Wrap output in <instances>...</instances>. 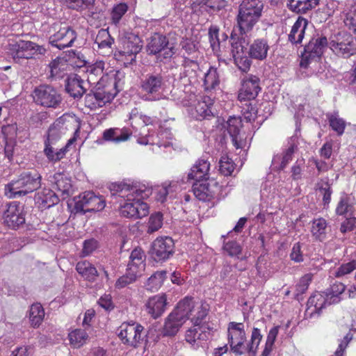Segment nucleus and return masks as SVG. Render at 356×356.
I'll use <instances>...</instances> for the list:
<instances>
[{
  "label": "nucleus",
  "mask_w": 356,
  "mask_h": 356,
  "mask_svg": "<svg viewBox=\"0 0 356 356\" xmlns=\"http://www.w3.org/2000/svg\"><path fill=\"white\" fill-rule=\"evenodd\" d=\"M261 339L262 335L260 330L254 327L252 331L250 341L245 347L244 343L246 341V334L243 324L236 322H230L228 324V343L231 351L236 355H241L246 350L252 354V356H255Z\"/></svg>",
  "instance_id": "1"
},
{
  "label": "nucleus",
  "mask_w": 356,
  "mask_h": 356,
  "mask_svg": "<svg viewBox=\"0 0 356 356\" xmlns=\"http://www.w3.org/2000/svg\"><path fill=\"white\" fill-rule=\"evenodd\" d=\"M264 3L260 0H242L238 6L236 24L233 31L238 29V35L245 37L252 31L262 15Z\"/></svg>",
  "instance_id": "2"
},
{
  "label": "nucleus",
  "mask_w": 356,
  "mask_h": 356,
  "mask_svg": "<svg viewBox=\"0 0 356 356\" xmlns=\"http://www.w3.org/2000/svg\"><path fill=\"white\" fill-rule=\"evenodd\" d=\"M42 177L35 170L23 172L17 180L5 186V195L9 198H16L32 193L41 186Z\"/></svg>",
  "instance_id": "3"
},
{
  "label": "nucleus",
  "mask_w": 356,
  "mask_h": 356,
  "mask_svg": "<svg viewBox=\"0 0 356 356\" xmlns=\"http://www.w3.org/2000/svg\"><path fill=\"white\" fill-rule=\"evenodd\" d=\"M49 44L58 49L72 47L77 38L75 30L65 22H61L52 24L49 27Z\"/></svg>",
  "instance_id": "4"
},
{
  "label": "nucleus",
  "mask_w": 356,
  "mask_h": 356,
  "mask_svg": "<svg viewBox=\"0 0 356 356\" xmlns=\"http://www.w3.org/2000/svg\"><path fill=\"white\" fill-rule=\"evenodd\" d=\"M165 73L162 71H155L145 75L140 83V89L144 92L143 99L146 101L159 99V95L165 88Z\"/></svg>",
  "instance_id": "5"
},
{
  "label": "nucleus",
  "mask_w": 356,
  "mask_h": 356,
  "mask_svg": "<svg viewBox=\"0 0 356 356\" xmlns=\"http://www.w3.org/2000/svg\"><path fill=\"white\" fill-rule=\"evenodd\" d=\"M35 103L46 108H57L62 102L61 95L52 86L42 84L33 91Z\"/></svg>",
  "instance_id": "6"
},
{
  "label": "nucleus",
  "mask_w": 356,
  "mask_h": 356,
  "mask_svg": "<svg viewBox=\"0 0 356 356\" xmlns=\"http://www.w3.org/2000/svg\"><path fill=\"white\" fill-rule=\"evenodd\" d=\"M231 52L234 63L242 72H248L251 66L252 60L247 56L246 46L248 44L245 37L238 35L237 33L232 31L231 34Z\"/></svg>",
  "instance_id": "7"
},
{
  "label": "nucleus",
  "mask_w": 356,
  "mask_h": 356,
  "mask_svg": "<svg viewBox=\"0 0 356 356\" xmlns=\"http://www.w3.org/2000/svg\"><path fill=\"white\" fill-rule=\"evenodd\" d=\"M147 51L149 54H159L158 58H171L177 51L176 43L170 41L165 35L155 33L149 39Z\"/></svg>",
  "instance_id": "8"
},
{
  "label": "nucleus",
  "mask_w": 356,
  "mask_h": 356,
  "mask_svg": "<svg viewBox=\"0 0 356 356\" xmlns=\"http://www.w3.org/2000/svg\"><path fill=\"white\" fill-rule=\"evenodd\" d=\"M330 48L337 56L349 58L356 53V39L345 31L331 38Z\"/></svg>",
  "instance_id": "9"
},
{
  "label": "nucleus",
  "mask_w": 356,
  "mask_h": 356,
  "mask_svg": "<svg viewBox=\"0 0 356 356\" xmlns=\"http://www.w3.org/2000/svg\"><path fill=\"white\" fill-rule=\"evenodd\" d=\"M10 51L15 62L20 63L23 59H32L38 54L44 55L46 49L33 42L19 40L12 44Z\"/></svg>",
  "instance_id": "10"
},
{
  "label": "nucleus",
  "mask_w": 356,
  "mask_h": 356,
  "mask_svg": "<svg viewBox=\"0 0 356 356\" xmlns=\"http://www.w3.org/2000/svg\"><path fill=\"white\" fill-rule=\"evenodd\" d=\"M143 331L144 327L138 323H123L118 328V335L123 343L136 348L143 339Z\"/></svg>",
  "instance_id": "11"
},
{
  "label": "nucleus",
  "mask_w": 356,
  "mask_h": 356,
  "mask_svg": "<svg viewBox=\"0 0 356 356\" xmlns=\"http://www.w3.org/2000/svg\"><path fill=\"white\" fill-rule=\"evenodd\" d=\"M327 44L326 37L312 38L301 53L300 66L306 68L310 60L321 58Z\"/></svg>",
  "instance_id": "12"
},
{
  "label": "nucleus",
  "mask_w": 356,
  "mask_h": 356,
  "mask_svg": "<svg viewBox=\"0 0 356 356\" xmlns=\"http://www.w3.org/2000/svg\"><path fill=\"white\" fill-rule=\"evenodd\" d=\"M119 53L122 56H130L131 61L135 60L136 55L142 49L143 42L138 35L124 31L120 38Z\"/></svg>",
  "instance_id": "13"
},
{
  "label": "nucleus",
  "mask_w": 356,
  "mask_h": 356,
  "mask_svg": "<svg viewBox=\"0 0 356 356\" xmlns=\"http://www.w3.org/2000/svg\"><path fill=\"white\" fill-rule=\"evenodd\" d=\"M174 248L175 244L172 238H157L152 245V257L156 261H165L172 255Z\"/></svg>",
  "instance_id": "14"
},
{
  "label": "nucleus",
  "mask_w": 356,
  "mask_h": 356,
  "mask_svg": "<svg viewBox=\"0 0 356 356\" xmlns=\"http://www.w3.org/2000/svg\"><path fill=\"white\" fill-rule=\"evenodd\" d=\"M109 189L113 196L126 197L127 202L135 201L138 197L144 198L147 195H144V191L124 182L112 183L109 185Z\"/></svg>",
  "instance_id": "15"
},
{
  "label": "nucleus",
  "mask_w": 356,
  "mask_h": 356,
  "mask_svg": "<svg viewBox=\"0 0 356 356\" xmlns=\"http://www.w3.org/2000/svg\"><path fill=\"white\" fill-rule=\"evenodd\" d=\"M218 191V183L213 179H200L193 184L194 195L200 200L209 201Z\"/></svg>",
  "instance_id": "16"
},
{
  "label": "nucleus",
  "mask_w": 356,
  "mask_h": 356,
  "mask_svg": "<svg viewBox=\"0 0 356 356\" xmlns=\"http://www.w3.org/2000/svg\"><path fill=\"white\" fill-rule=\"evenodd\" d=\"M259 79L253 75L246 76L243 81L238 98L241 102L254 99L261 90Z\"/></svg>",
  "instance_id": "17"
},
{
  "label": "nucleus",
  "mask_w": 356,
  "mask_h": 356,
  "mask_svg": "<svg viewBox=\"0 0 356 356\" xmlns=\"http://www.w3.org/2000/svg\"><path fill=\"white\" fill-rule=\"evenodd\" d=\"M141 197L136 198L135 201L126 202L120 209L121 216L126 218H141L148 213L147 204L140 201Z\"/></svg>",
  "instance_id": "18"
},
{
  "label": "nucleus",
  "mask_w": 356,
  "mask_h": 356,
  "mask_svg": "<svg viewBox=\"0 0 356 356\" xmlns=\"http://www.w3.org/2000/svg\"><path fill=\"white\" fill-rule=\"evenodd\" d=\"M95 91L101 94L106 103L111 102L118 94L117 82L110 77H104L102 81L93 86Z\"/></svg>",
  "instance_id": "19"
},
{
  "label": "nucleus",
  "mask_w": 356,
  "mask_h": 356,
  "mask_svg": "<svg viewBox=\"0 0 356 356\" xmlns=\"http://www.w3.org/2000/svg\"><path fill=\"white\" fill-rule=\"evenodd\" d=\"M4 223L12 229H16L25 222V218L19 207L15 204H10L3 213Z\"/></svg>",
  "instance_id": "20"
},
{
  "label": "nucleus",
  "mask_w": 356,
  "mask_h": 356,
  "mask_svg": "<svg viewBox=\"0 0 356 356\" xmlns=\"http://www.w3.org/2000/svg\"><path fill=\"white\" fill-rule=\"evenodd\" d=\"M327 304L329 305V300L325 292L314 293L307 301L305 316L312 317L314 314H319Z\"/></svg>",
  "instance_id": "21"
},
{
  "label": "nucleus",
  "mask_w": 356,
  "mask_h": 356,
  "mask_svg": "<svg viewBox=\"0 0 356 356\" xmlns=\"http://www.w3.org/2000/svg\"><path fill=\"white\" fill-rule=\"evenodd\" d=\"M298 149L297 145L292 143L281 154H276L272 160V166L276 171L284 170L292 160L294 152Z\"/></svg>",
  "instance_id": "22"
},
{
  "label": "nucleus",
  "mask_w": 356,
  "mask_h": 356,
  "mask_svg": "<svg viewBox=\"0 0 356 356\" xmlns=\"http://www.w3.org/2000/svg\"><path fill=\"white\" fill-rule=\"evenodd\" d=\"M70 143L71 140L65 145H52L49 142H44V154L49 161H59L65 156Z\"/></svg>",
  "instance_id": "23"
},
{
  "label": "nucleus",
  "mask_w": 356,
  "mask_h": 356,
  "mask_svg": "<svg viewBox=\"0 0 356 356\" xmlns=\"http://www.w3.org/2000/svg\"><path fill=\"white\" fill-rule=\"evenodd\" d=\"M166 296L165 294L161 296H154L149 298L145 306L147 312L151 314L154 318L159 317L165 311L167 305Z\"/></svg>",
  "instance_id": "24"
},
{
  "label": "nucleus",
  "mask_w": 356,
  "mask_h": 356,
  "mask_svg": "<svg viewBox=\"0 0 356 356\" xmlns=\"http://www.w3.org/2000/svg\"><path fill=\"white\" fill-rule=\"evenodd\" d=\"M51 182L55 190L60 193L63 199L67 198L72 192L70 179L62 173H56L51 178Z\"/></svg>",
  "instance_id": "25"
},
{
  "label": "nucleus",
  "mask_w": 356,
  "mask_h": 356,
  "mask_svg": "<svg viewBox=\"0 0 356 356\" xmlns=\"http://www.w3.org/2000/svg\"><path fill=\"white\" fill-rule=\"evenodd\" d=\"M65 90L74 99L81 98L86 91L83 86V80L77 74L70 76L66 80Z\"/></svg>",
  "instance_id": "26"
},
{
  "label": "nucleus",
  "mask_w": 356,
  "mask_h": 356,
  "mask_svg": "<svg viewBox=\"0 0 356 356\" xmlns=\"http://www.w3.org/2000/svg\"><path fill=\"white\" fill-rule=\"evenodd\" d=\"M319 0H287V8L297 14H306L314 9Z\"/></svg>",
  "instance_id": "27"
},
{
  "label": "nucleus",
  "mask_w": 356,
  "mask_h": 356,
  "mask_svg": "<svg viewBox=\"0 0 356 356\" xmlns=\"http://www.w3.org/2000/svg\"><path fill=\"white\" fill-rule=\"evenodd\" d=\"M307 24V19L299 17L291 28L289 35V40L293 44L302 42Z\"/></svg>",
  "instance_id": "28"
},
{
  "label": "nucleus",
  "mask_w": 356,
  "mask_h": 356,
  "mask_svg": "<svg viewBox=\"0 0 356 356\" xmlns=\"http://www.w3.org/2000/svg\"><path fill=\"white\" fill-rule=\"evenodd\" d=\"M227 131L232 137V143L236 149L242 148L243 141L238 138L240 129L242 127L241 118L236 117H230L227 122Z\"/></svg>",
  "instance_id": "29"
},
{
  "label": "nucleus",
  "mask_w": 356,
  "mask_h": 356,
  "mask_svg": "<svg viewBox=\"0 0 356 356\" xmlns=\"http://www.w3.org/2000/svg\"><path fill=\"white\" fill-rule=\"evenodd\" d=\"M175 314V313L171 312L165 318L164 325L162 329L163 336H175L184 323V322Z\"/></svg>",
  "instance_id": "30"
},
{
  "label": "nucleus",
  "mask_w": 356,
  "mask_h": 356,
  "mask_svg": "<svg viewBox=\"0 0 356 356\" xmlns=\"http://www.w3.org/2000/svg\"><path fill=\"white\" fill-rule=\"evenodd\" d=\"M131 132L127 128H111L103 132V139L106 141H113L115 143L127 140Z\"/></svg>",
  "instance_id": "31"
},
{
  "label": "nucleus",
  "mask_w": 356,
  "mask_h": 356,
  "mask_svg": "<svg viewBox=\"0 0 356 356\" xmlns=\"http://www.w3.org/2000/svg\"><path fill=\"white\" fill-rule=\"evenodd\" d=\"M195 305L193 298L186 297L178 302L172 312L175 313V315L185 323L192 314Z\"/></svg>",
  "instance_id": "32"
},
{
  "label": "nucleus",
  "mask_w": 356,
  "mask_h": 356,
  "mask_svg": "<svg viewBox=\"0 0 356 356\" xmlns=\"http://www.w3.org/2000/svg\"><path fill=\"white\" fill-rule=\"evenodd\" d=\"M36 202L43 208H50L59 202L58 195L49 188H44L35 195Z\"/></svg>",
  "instance_id": "33"
},
{
  "label": "nucleus",
  "mask_w": 356,
  "mask_h": 356,
  "mask_svg": "<svg viewBox=\"0 0 356 356\" xmlns=\"http://www.w3.org/2000/svg\"><path fill=\"white\" fill-rule=\"evenodd\" d=\"M104 64L101 61L87 67V81L91 86L97 85L104 77H108L104 74Z\"/></svg>",
  "instance_id": "34"
},
{
  "label": "nucleus",
  "mask_w": 356,
  "mask_h": 356,
  "mask_svg": "<svg viewBox=\"0 0 356 356\" xmlns=\"http://www.w3.org/2000/svg\"><path fill=\"white\" fill-rule=\"evenodd\" d=\"M210 163L207 160L200 159L192 167L191 172L188 175L189 179H195L200 181V179H207L208 172L209 170Z\"/></svg>",
  "instance_id": "35"
},
{
  "label": "nucleus",
  "mask_w": 356,
  "mask_h": 356,
  "mask_svg": "<svg viewBox=\"0 0 356 356\" xmlns=\"http://www.w3.org/2000/svg\"><path fill=\"white\" fill-rule=\"evenodd\" d=\"M145 254L140 248H136L131 252L128 267L135 268L138 273L143 274L145 269Z\"/></svg>",
  "instance_id": "36"
},
{
  "label": "nucleus",
  "mask_w": 356,
  "mask_h": 356,
  "mask_svg": "<svg viewBox=\"0 0 356 356\" xmlns=\"http://www.w3.org/2000/svg\"><path fill=\"white\" fill-rule=\"evenodd\" d=\"M268 49L266 40L257 39L250 45L248 53L251 58L262 60L266 58Z\"/></svg>",
  "instance_id": "37"
},
{
  "label": "nucleus",
  "mask_w": 356,
  "mask_h": 356,
  "mask_svg": "<svg viewBox=\"0 0 356 356\" xmlns=\"http://www.w3.org/2000/svg\"><path fill=\"white\" fill-rule=\"evenodd\" d=\"M76 270L83 277L90 282H94L98 276L96 268L88 261L78 262Z\"/></svg>",
  "instance_id": "38"
},
{
  "label": "nucleus",
  "mask_w": 356,
  "mask_h": 356,
  "mask_svg": "<svg viewBox=\"0 0 356 356\" xmlns=\"http://www.w3.org/2000/svg\"><path fill=\"white\" fill-rule=\"evenodd\" d=\"M345 290L346 286L341 282H335L327 289L325 293L328 298L329 305L339 303L341 300V296Z\"/></svg>",
  "instance_id": "39"
},
{
  "label": "nucleus",
  "mask_w": 356,
  "mask_h": 356,
  "mask_svg": "<svg viewBox=\"0 0 356 356\" xmlns=\"http://www.w3.org/2000/svg\"><path fill=\"white\" fill-rule=\"evenodd\" d=\"M106 104V103L102 98L101 94L95 91L93 88L85 97V106L91 110H95L102 107Z\"/></svg>",
  "instance_id": "40"
},
{
  "label": "nucleus",
  "mask_w": 356,
  "mask_h": 356,
  "mask_svg": "<svg viewBox=\"0 0 356 356\" xmlns=\"http://www.w3.org/2000/svg\"><path fill=\"white\" fill-rule=\"evenodd\" d=\"M197 313L195 318H192V322L194 327H198V329L202 332H205V330L209 332L211 329L209 323L206 321V317L207 316V309L204 307L202 305L200 306Z\"/></svg>",
  "instance_id": "41"
},
{
  "label": "nucleus",
  "mask_w": 356,
  "mask_h": 356,
  "mask_svg": "<svg viewBox=\"0 0 356 356\" xmlns=\"http://www.w3.org/2000/svg\"><path fill=\"white\" fill-rule=\"evenodd\" d=\"M44 311L40 303L33 304L29 312V319L31 325L34 327H39L43 321Z\"/></svg>",
  "instance_id": "42"
},
{
  "label": "nucleus",
  "mask_w": 356,
  "mask_h": 356,
  "mask_svg": "<svg viewBox=\"0 0 356 356\" xmlns=\"http://www.w3.org/2000/svg\"><path fill=\"white\" fill-rule=\"evenodd\" d=\"M114 42V39L111 36L107 29H102L98 31L95 38V43L97 44L99 49H111Z\"/></svg>",
  "instance_id": "43"
},
{
  "label": "nucleus",
  "mask_w": 356,
  "mask_h": 356,
  "mask_svg": "<svg viewBox=\"0 0 356 356\" xmlns=\"http://www.w3.org/2000/svg\"><path fill=\"white\" fill-rule=\"evenodd\" d=\"M220 83L219 74L216 68L210 67L204 74V86L206 90L215 89Z\"/></svg>",
  "instance_id": "44"
},
{
  "label": "nucleus",
  "mask_w": 356,
  "mask_h": 356,
  "mask_svg": "<svg viewBox=\"0 0 356 356\" xmlns=\"http://www.w3.org/2000/svg\"><path fill=\"white\" fill-rule=\"evenodd\" d=\"M166 270L156 271L154 273L147 282V290L154 291H157L163 284L165 277Z\"/></svg>",
  "instance_id": "45"
},
{
  "label": "nucleus",
  "mask_w": 356,
  "mask_h": 356,
  "mask_svg": "<svg viewBox=\"0 0 356 356\" xmlns=\"http://www.w3.org/2000/svg\"><path fill=\"white\" fill-rule=\"evenodd\" d=\"M142 273H138L135 268L127 267V273L124 275L120 277L115 283V286L118 289L124 288L129 284L135 282L138 277L142 276Z\"/></svg>",
  "instance_id": "46"
},
{
  "label": "nucleus",
  "mask_w": 356,
  "mask_h": 356,
  "mask_svg": "<svg viewBox=\"0 0 356 356\" xmlns=\"http://www.w3.org/2000/svg\"><path fill=\"white\" fill-rule=\"evenodd\" d=\"M70 344L74 348L82 346L88 340V334L84 330L76 329L68 334Z\"/></svg>",
  "instance_id": "47"
},
{
  "label": "nucleus",
  "mask_w": 356,
  "mask_h": 356,
  "mask_svg": "<svg viewBox=\"0 0 356 356\" xmlns=\"http://www.w3.org/2000/svg\"><path fill=\"white\" fill-rule=\"evenodd\" d=\"M327 227L326 220L323 218H318L313 220L312 227V235L319 241L325 238V230Z\"/></svg>",
  "instance_id": "48"
},
{
  "label": "nucleus",
  "mask_w": 356,
  "mask_h": 356,
  "mask_svg": "<svg viewBox=\"0 0 356 356\" xmlns=\"http://www.w3.org/2000/svg\"><path fill=\"white\" fill-rule=\"evenodd\" d=\"M65 65V64L63 60L59 58L53 60L49 65L50 69L49 78L52 79L62 78L64 74Z\"/></svg>",
  "instance_id": "49"
},
{
  "label": "nucleus",
  "mask_w": 356,
  "mask_h": 356,
  "mask_svg": "<svg viewBox=\"0 0 356 356\" xmlns=\"http://www.w3.org/2000/svg\"><path fill=\"white\" fill-rule=\"evenodd\" d=\"M209 334V332L205 330V332H202L198 329V327L193 326L186 331V341L191 344H194L197 340H207Z\"/></svg>",
  "instance_id": "50"
},
{
  "label": "nucleus",
  "mask_w": 356,
  "mask_h": 356,
  "mask_svg": "<svg viewBox=\"0 0 356 356\" xmlns=\"http://www.w3.org/2000/svg\"><path fill=\"white\" fill-rule=\"evenodd\" d=\"M198 5L204 10L212 13L221 10L225 6V0H199Z\"/></svg>",
  "instance_id": "51"
},
{
  "label": "nucleus",
  "mask_w": 356,
  "mask_h": 356,
  "mask_svg": "<svg viewBox=\"0 0 356 356\" xmlns=\"http://www.w3.org/2000/svg\"><path fill=\"white\" fill-rule=\"evenodd\" d=\"M89 207L86 209L88 212H95L102 211L105 207V201L99 196L95 195L93 192L88 191Z\"/></svg>",
  "instance_id": "52"
},
{
  "label": "nucleus",
  "mask_w": 356,
  "mask_h": 356,
  "mask_svg": "<svg viewBox=\"0 0 356 356\" xmlns=\"http://www.w3.org/2000/svg\"><path fill=\"white\" fill-rule=\"evenodd\" d=\"M62 131L58 124H53L48 129L47 137L44 142H49L52 145H61Z\"/></svg>",
  "instance_id": "53"
},
{
  "label": "nucleus",
  "mask_w": 356,
  "mask_h": 356,
  "mask_svg": "<svg viewBox=\"0 0 356 356\" xmlns=\"http://www.w3.org/2000/svg\"><path fill=\"white\" fill-rule=\"evenodd\" d=\"M88 191L83 193L79 195L74 197V210L76 213H85L87 212L86 209H88L89 207V199L88 200L89 195H88Z\"/></svg>",
  "instance_id": "54"
},
{
  "label": "nucleus",
  "mask_w": 356,
  "mask_h": 356,
  "mask_svg": "<svg viewBox=\"0 0 356 356\" xmlns=\"http://www.w3.org/2000/svg\"><path fill=\"white\" fill-rule=\"evenodd\" d=\"M313 275L307 273L302 276L296 286L295 296L297 300H300V296L305 293L308 289L309 285L312 280Z\"/></svg>",
  "instance_id": "55"
},
{
  "label": "nucleus",
  "mask_w": 356,
  "mask_h": 356,
  "mask_svg": "<svg viewBox=\"0 0 356 356\" xmlns=\"http://www.w3.org/2000/svg\"><path fill=\"white\" fill-rule=\"evenodd\" d=\"M163 225V215L161 212H156L150 216L148 222V233L158 231Z\"/></svg>",
  "instance_id": "56"
},
{
  "label": "nucleus",
  "mask_w": 356,
  "mask_h": 356,
  "mask_svg": "<svg viewBox=\"0 0 356 356\" xmlns=\"http://www.w3.org/2000/svg\"><path fill=\"white\" fill-rule=\"evenodd\" d=\"M316 189L323 195V201L325 205L328 204L331 200L332 191L327 181L321 180L316 184Z\"/></svg>",
  "instance_id": "57"
},
{
  "label": "nucleus",
  "mask_w": 356,
  "mask_h": 356,
  "mask_svg": "<svg viewBox=\"0 0 356 356\" xmlns=\"http://www.w3.org/2000/svg\"><path fill=\"white\" fill-rule=\"evenodd\" d=\"M127 10L128 6L124 3H120L114 6L111 12L112 22L117 25Z\"/></svg>",
  "instance_id": "58"
},
{
  "label": "nucleus",
  "mask_w": 356,
  "mask_h": 356,
  "mask_svg": "<svg viewBox=\"0 0 356 356\" xmlns=\"http://www.w3.org/2000/svg\"><path fill=\"white\" fill-rule=\"evenodd\" d=\"M209 38L213 51H218L220 46L219 29L216 26H211L209 29Z\"/></svg>",
  "instance_id": "59"
},
{
  "label": "nucleus",
  "mask_w": 356,
  "mask_h": 356,
  "mask_svg": "<svg viewBox=\"0 0 356 356\" xmlns=\"http://www.w3.org/2000/svg\"><path fill=\"white\" fill-rule=\"evenodd\" d=\"M62 2L70 9L82 10L88 8L93 0H61Z\"/></svg>",
  "instance_id": "60"
},
{
  "label": "nucleus",
  "mask_w": 356,
  "mask_h": 356,
  "mask_svg": "<svg viewBox=\"0 0 356 356\" xmlns=\"http://www.w3.org/2000/svg\"><path fill=\"white\" fill-rule=\"evenodd\" d=\"M223 249L230 257H236L239 258V255L242 252V247L241 245L235 241H231L224 243Z\"/></svg>",
  "instance_id": "61"
},
{
  "label": "nucleus",
  "mask_w": 356,
  "mask_h": 356,
  "mask_svg": "<svg viewBox=\"0 0 356 356\" xmlns=\"http://www.w3.org/2000/svg\"><path fill=\"white\" fill-rule=\"evenodd\" d=\"M328 120L332 129L337 131L339 135H341L343 133L346 127L344 120L338 118L335 115H330L328 117Z\"/></svg>",
  "instance_id": "62"
},
{
  "label": "nucleus",
  "mask_w": 356,
  "mask_h": 356,
  "mask_svg": "<svg viewBox=\"0 0 356 356\" xmlns=\"http://www.w3.org/2000/svg\"><path fill=\"white\" fill-rule=\"evenodd\" d=\"M219 170L225 176L231 175L234 170L232 161L227 156H222L219 162Z\"/></svg>",
  "instance_id": "63"
},
{
  "label": "nucleus",
  "mask_w": 356,
  "mask_h": 356,
  "mask_svg": "<svg viewBox=\"0 0 356 356\" xmlns=\"http://www.w3.org/2000/svg\"><path fill=\"white\" fill-rule=\"evenodd\" d=\"M344 23L355 34H356V6H353L346 14Z\"/></svg>",
  "instance_id": "64"
}]
</instances>
